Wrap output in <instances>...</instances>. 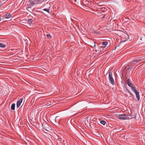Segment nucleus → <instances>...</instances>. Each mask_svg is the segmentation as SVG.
<instances>
[{
  "label": "nucleus",
  "mask_w": 145,
  "mask_h": 145,
  "mask_svg": "<svg viewBox=\"0 0 145 145\" xmlns=\"http://www.w3.org/2000/svg\"><path fill=\"white\" fill-rule=\"evenodd\" d=\"M47 37L48 38L50 37V38H51V36L50 34H48L46 35Z\"/></svg>",
  "instance_id": "4be33fe9"
},
{
  "label": "nucleus",
  "mask_w": 145,
  "mask_h": 145,
  "mask_svg": "<svg viewBox=\"0 0 145 145\" xmlns=\"http://www.w3.org/2000/svg\"><path fill=\"white\" fill-rule=\"evenodd\" d=\"M105 16L104 15V16L103 17H102V19H103V20H105Z\"/></svg>",
  "instance_id": "a878e982"
},
{
  "label": "nucleus",
  "mask_w": 145,
  "mask_h": 145,
  "mask_svg": "<svg viewBox=\"0 0 145 145\" xmlns=\"http://www.w3.org/2000/svg\"><path fill=\"white\" fill-rule=\"evenodd\" d=\"M1 18L0 17V21L1 20Z\"/></svg>",
  "instance_id": "72a5a7b5"
},
{
  "label": "nucleus",
  "mask_w": 145,
  "mask_h": 145,
  "mask_svg": "<svg viewBox=\"0 0 145 145\" xmlns=\"http://www.w3.org/2000/svg\"><path fill=\"white\" fill-rule=\"evenodd\" d=\"M120 37H121V40L122 41L130 40V39L129 38V35L125 33H122Z\"/></svg>",
  "instance_id": "7ed1b4c3"
},
{
  "label": "nucleus",
  "mask_w": 145,
  "mask_h": 145,
  "mask_svg": "<svg viewBox=\"0 0 145 145\" xmlns=\"http://www.w3.org/2000/svg\"><path fill=\"white\" fill-rule=\"evenodd\" d=\"M6 47V45L0 43V47L4 48Z\"/></svg>",
  "instance_id": "f3484780"
},
{
  "label": "nucleus",
  "mask_w": 145,
  "mask_h": 145,
  "mask_svg": "<svg viewBox=\"0 0 145 145\" xmlns=\"http://www.w3.org/2000/svg\"><path fill=\"white\" fill-rule=\"evenodd\" d=\"M58 118V117H57V116L55 118V122H56V121H57V119Z\"/></svg>",
  "instance_id": "b1692460"
},
{
  "label": "nucleus",
  "mask_w": 145,
  "mask_h": 145,
  "mask_svg": "<svg viewBox=\"0 0 145 145\" xmlns=\"http://www.w3.org/2000/svg\"><path fill=\"white\" fill-rule=\"evenodd\" d=\"M127 91H128V92L131 95H132V96L133 95V94L132 93L130 92V91L128 89Z\"/></svg>",
  "instance_id": "412c9836"
},
{
  "label": "nucleus",
  "mask_w": 145,
  "mask_h": 145,
  "mask_svg": "<svg viewBox=\"0 0 145 145\" xmlns=\"http://www.w3.org/2000/svg\"><path fill=\"white\" fill-rule=\"evenodd\" d=\"M31 5L29 6L28 7H27V8H31Z\"/></svg>",
  "instance_id": "bb28decb"
},
{
  "label": "nucleus",
  "mask_w": 145,
  "mask_h": 145,
  "mask_svg": "<svg viewBox=\"0 0 145 145\" xmlns=\"http://www.w3.org/2000/svg\"><path fill=\"white\" fill-rule=\"evenodd\" d=\"M42 126L44 130L49 131L51 130V126L47 123H43L42 124Z\"/></svg>",
  "instance_id": "20e7f679"
},
{
  "label": "nucleus",
  "mask_w": 145,
  "mask_h": 145,
  "mask_svg": "<svg viewBox=\"0 0 145 145\" xmlns=\"http://www.w3.org/2000/svg\"><path fill=\"white\" fill-rule=\"evenodd\" d=\"M74 1H75V2H76V0H74Z\"/></svg>",
  "instance_id": "2f4dec72"
},
{
  "label": "nucleus",
  "mask_w": 145,
  "mask_h": 145,
  "mask_svg": "<svg viewBox=\"0 0 145 145\" xmlns=\"http://www.w3.org/2000/svg\"><path fill=\"white\" fill-rule=\"evenodd\" d=\"M2 4L3 3H2V2L1 1H0V7L1 6H2Z\"/></svg>",
  "instance_id": "cd10ccee"
},
{
  "label": "nucleus",
  "mask_w": 145,
  "mask_h": 145,
  "mask_svg": "<svg viewBox=\"0 0 145 145\" xmlns=\"http://www.w3.org/2000/svg\"><path fill=\"white\" fill-rule=\"evenodd\" d=\"M100 122L101 124L103 125H105V124L106 123V122L104 120L101 121Z\"/></svg>",
  "instance_id": "dca6fc26"
},
{
  "label": "nucleus",
  "mask_w": 145,
  "mask_h": 145,
  "mask_svg": "<svg viewBox=\"0 0 145 145\" xmlns=\"http://www.w3.org/2000/svg\"><path fill=\"white\" fill-rule=\"evenodd\" d=\"M40 0H35V1H37V2H39V1H40Z\"/></svg>",
  "instance_id": "c756f323"
},
{
  "label": "nucleus",
  "mask_w": 145,
  "mask_h": 145,
  "mask_svg": "<svg viewBox=\"0 0 145 145\" xmlns=\"http://www.w3.org/2000/svg\"><path fill=\"white\" fill-rule=\"evenodd\" d=\"M131 88L132 90L133 91L136 90L135 87L133 86H131Z\"/></svg>",
  "instance_id": "6ab92c4d"
},
{
  "label": "nucleus",
  "mask_w": 145,
  "mask_h": 145,
  "mask_svg": "<svg viewBox=\"0 0 145 145\" xmlns=\"http://www.w3.org/2000/svg\"><path fill=\"white\" fill-rule=\"evenodd\" d=\"M108 42L107 41L103 42L102 44L103 46L102 47H105V46L108 44Z\"/></svg>",
  "instance_id": "9d476101"
},
{
  "label": "nucleus",
  "mask_w": 145,
  "mask_h": 145,
  "mask_svg": "<svg viewBox=\"0 0 145 145\" xmlns=\"http://www.w3.org/2000/svg\"><path fill=\"white\" fill-rule=\"evenodd\" d=\"M92 2H90L87 1H85L83 2V5L87 7H89L91 5Z\"/></svg>",
  "instance_id": "423d86ee"
},
{
  "label": "nucleus",
  "mask_w": 145,
  "mask_h": 145,
  "mask_svg": "<svg viewBox=\"0 0 145 145\" xmlns=\"http://www.w3.org/2000/svg\"><path fill=\"white\" fill-rule=\"evenodd\" d=\"M15 103L12 104L11 106V109L12 110H15Z\"/></svg>",
  "instance_id": "2eb2a0df"
},
{
  "label": "nucleus",
  "mask_w": 145,
  "mask_h": 145,
  "mask_svg": "<svg viewBox=\"0 0 145 145\" xmlns=\"http://www.w3.org/2000/svg\"><path fill=\"white\" fill-rule=\"evenodd\" d=\"M133 92L135 93V94H136V93H137L138 92L137 91V90L133 91Z\"/></svg>",
  "instance_id": "5701e85b"
},
{
  "label": "nucleus",
  "mask_w": 145,
  "mask_h": 145,
  "mask_svg": "<svg viewBox=\"0 0 145 145\" xmlns=\"http://www.w3.org/2000/svg\"><path fill=\"white\" fill-rule=\"evenodd\" d=\"M135 95L138 100L139 101L140 99V97L139 92H138L137 93H136V94Z\"/></svg>",
  "instance_id": "4468645a"
},
{
  "label": "nucleus",
  "mask_w": 145,
  "mask_h": 145,
  "mask_svg": "<svg viewBox=\"0 0 145 145\" xmlns=\"http://www.w3.org/2000/svg\"><path fill=\"white\" fill-rule=\"evenodd\" d=\"M142 61V58L137 57L135 59L132 61L130 62L129 65L130 66L133 67L137 63Z\"/></svg>",
  "instance_id": "f257e3e1"
},
{
  "label": "nucleus",
  "mask_w": 145,
  "mask_h": 145,
  "mask_svg": "<svg viewBox=\"0 0 145 145\" xmlns=\"http://www.w3.org/2000/svg\"><path fill=\"white\" fill-rule=\"evenodd\" d=\"M144 99H145V96L144 97Z\"/></svg>",
  "instance_id": "f704fd0d"
},
{
  "label": "nucleus",
  "mask_w": 145,
  "mask_h": 145,
  "mask_svg": "<svg viewBox=\"0 0 145 145\" xmlns=\"http://www.w3.org/2000/svg\"><path fill=\"white\" fill-rule=\"evenodd\" d=\"M95 43L96 42H94V46L95 47H96V45H95Z\"/></svg>",
  "instance_id": "c85d7f7f"
},
{
  "label": "nucleus",
  "mask_w": 145,
  "mask_h": 145,
  "mask_svg": "<svg viewBox=\"0 0 145 145\" xmlns=\"http://www.w3.org/2000/svg\"><path fill=\"white\" fill-rule=\"evenodd\" d=\"M23 99V98H21L17 101L16 105L17 108L20 106L21 104L22 101Z\"/></svg>",
  "instance_id": "0eeeda50"
},
{
  "label": "nucleus",
  "mask_w": 145,
  "mask_h": 145,
  "mask_svg": "<svg viewBox=\"0 0 145 145\" xmlns=\"http://www.w3.org/2000/svg\"><path fill=\"white\" fill-rule=\"evenodd\" d=\"M94 32L95 33H96V34H99V33L98 32H97V31H94Z\"/></svg>",
  "instance_id": "393cba45"
},
{
  "label": "nucleus",
  "mask_w": 145,
  "mask_h": 145,
  "mask_svg": "<svg viewBox=\"0 0 145 145\" xmlns=\"http://www.w3.org/2000/svg\"><path fill=\"white\" fill-rule=\"evenodd\" d=\"M127 116V114H124L118 115L117 118L120 119L125 120L127 119L125 117Z\"/></svg>",
  "instance_id": "39448f33"
},
{
  "label": "nucleus",
  "mask_w": 145,
  "mask_h": 145,
  "mask_svg": "<svg viewBox=\"0 0 145 145\" xmlns=\"http://www.w3.org/2000/svg\"><path fill=\"white\" fill-rule=\"evenodd\" d=\"M128 66L130 67V65H128ZM133 67L131 66V67H128L127 69V71H130L132 69Z\"/></svg>",
  "instance_id": "a211bd4d"
},
{
  "label": "nucleus",
  "mask_w": 145,
  "mask_h": 145,
  "mask_svg": "<svg viewBox=\"0 0 145 145\" xmlns=\"http://www.w3.org/2000/svg\"><path fill=\"white\" fill-rule=\"evenodd\" d=\"M29 1L30 3V5H31L32 6L35 5V3L33 1V0H29Z\"/></svg>",
  "instance_id": "f8f14e48"
},
{
  "label": "nucleus",
  "mask_w": 145,
  "mask_h": 145,
  "mask_svg": "<svg viewBox=\"0 0 145 145\" xmlns=\"http://www.w3.org/2000/svg\"><path fill=\"white\" fill-rule=\"evenodd\" d=\"M43 10L44 11H46L48 12L49 13L50 10L49 9L44 8Z\"/></svg>",
  "instance_id": "aec40b11"
},
{
  "label": "nucleus",
  "mask_w": 145,
  "mask_h": 145,
  "mask_svg": "<svg viewBox=\"0 0 145 145\" xmlns=\"http://www.w3.org/2000/svg\"><path fill=\"white\" fill-rule=\"evenodd\" d=\"M108 73V74L109 81L110 83H111L112 85H114V79L112 77V73L110 71H108L106 74V75H107Z\"/></svg>",
  "instance_id": "f03ea898"
},
{
  "label": "nucleus",
  "mask_w": 145,
  "mask_h": 145,
  "mask_svg": "<svg viewBox=\"0 0 145 145\" xmlns=\"http://www.w3.org/2000/svg\"><path fill=\"white\" fill-rule=\"evenodd\" d=\"M11 17V14L9 13H7L5 14V18H6L8 19Z\"/></svg>",
  "instance_id": "1a4fd4ad"
},
{
  "label": "nucleus",
  "mask_w": 145,
  "mask_h": 145,
  "mask_svg": "<svg viewBox=\"0 0 145 145\" xmlns=\"http://www.w3.org/2000/svg\"><path fill=\"white\" fill-rule=\"evenodd\" d=\"M127 84L130 87L133 86V85L131 83L129 79H128L127 80Z\"/></svg>",
  "instance_id": "9b49d317"
},
{
  "label": "nucleus",
  "mask_w": 145,
  "mask_h": 145,
  "mask_svg": "<svg viewBox=\"0 0 145 145\" xmlns=\"http://www.w3.org/2000/svg\"><path fill=\"white\" fill-rule=\"evenodd\" d=\"M140 39L141 40H142V38H141V37H140Z\"/></svg>",
  "instance_id": "473e14b6"
},
{
  "label": "nucleus",
  "mask_w": 145,
  "mask_h": 145,
  "mask_svg": "<svg viewBox=\"0 0 145 145\" xmlns=\"http://www.w3.org/2000/svg\"><path fill=\"white\" fill-rule=\"evenodd\" d=\"M119 46H115V48H118V47Z\"/></svg>",
  "instance_id": "7c9ffc66"
},
{
  "label": "nucleus",
  "mask_w": 145,
  "mask_h": 145,
  "mask_svg": "<svg viewBox=\"0 0 145 145\" xmlns=\"http://www.w3.org/2000/svg\"><path fill=\"white\" fill-rule=\"evenodd\" d=\"M64 140H63L61 138H59L57 139V143L60 145H61L63 144V142Z\"/></svg>",
  "instance_id": "6e6552de"
},
{
  "label": "nucleus",
  "mask_w": 145,
  "mask_h": 145,
  "mask_svg": "<svg viewBox=\"0 0 145 145\" xmlns=\"http://www.w3.org/2000/svg\"><path fill=\"white\" fill-rule=\"evenodd\" d=\"M33 21L32 19H29L27 20V22L29 24H31Z\"/></svg>",
  "instance_id": "ddd939ff"
}]
</instances>
